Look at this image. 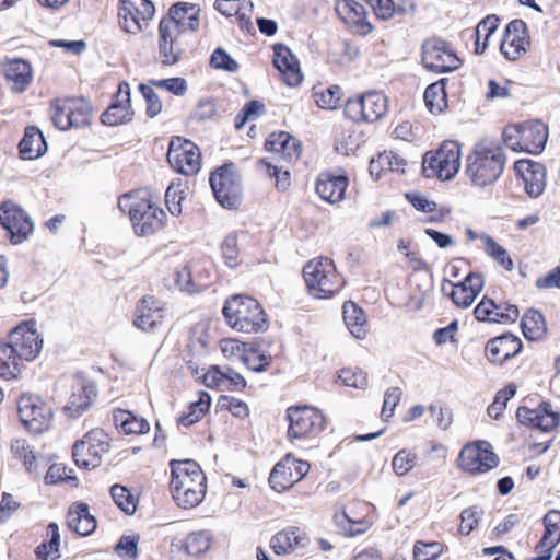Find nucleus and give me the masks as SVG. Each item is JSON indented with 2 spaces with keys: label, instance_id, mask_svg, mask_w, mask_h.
I'll return each mask as SVG.
<instances>
[{
  "label": "nucleus",
  "instance_id": "obj_1",
  "mask_svg": "<svg viewBox=\"0 0 560 560\" xmlns=\"http://www.w3.org/2000/svg\"><path fill=\"white\" fill-rule=\"evenodd\" d=\"M170 489L176 504L184 509L198 506L207 492V478L192 459L172 460Z\"/></svg>",
  "mask_w": 560,
  "mask_h": 560
},
{
  "label": "nucleus",
  "instance_id": "obj_2",
  "mask_svg": "<svg viewBox=\"0 0 560 560\" xmlns=\"http://www.w3.org/2000/svg\"><path fill=\"white\" fill-rule=\"evenodd\" d=\"M505 155L501 144L492 139L476 142L466 158V174L474 185L486 187L501 176Z\"/></svg>",
  "mask_w": 560,
  "mask_h": 560
},
{
  "label": "nucleus",
  "instance_id": "obj_3",
  "mask_svg": "<svg viewBox=\"0 0 560 560\" xmlns=\"http://www.w3.org/2000/svg\"><path fill=\"white\" fill-rule=\"evenodd\" d=\"M270 156L261 159L259 166L269 176L276 178V186L285 189L290 185V172L285 164L300 159L302 148L300 142L284 131L271 133L265 142Z\"/></svg>",
  "mask_w": 560,
  "mask_h": 560
},
{
  "label": "nucleus",
  "instance_id": "obj_4",
  "mask_svg": "<svg viewBox=\"0 0 560 560\" xmlns=\"http://www.w3.org/2000/svg\"><path fill=\"white\" fill-rule=\"evenodd\" d=\"M118 208L122 212H128L138 236L152 235L165 224V212L147 190L120 196Z\"/></svg>",
  "mask_w": 560,
  "mask_h": 560
},
{
  "label": "nucleus",
  "instance_id": "obj_5",
  "mask_svg": "<svg viewBox=\"0 0 560 560\" xmlns=\"http://www.w3.org/2000/svg\"><path fill=\"white\" fill-rule=\"evenodd\" d=\"M223 315L230 327L236 331L253 334L266 327V315L253 298L236 294L226 300Z\"/></svg>",
  "mask_w": 560,
  "mask_h": 560
},
{
  "label": "nucleus",
  "instance_id": "obj_6",
  "mask_svg": "<svg viewBox=\"0 0 560 560\" xmlns=\"http://www.w3.org/2000/svg\"><path fill=\"white\" fill-rule=\"evenodd\" d=\"M303 276L310 293L317 299H329L345 285L329 258L319 257L308 261L303 268Z\"/></svg>",
  "mask_w": 560,
  "mask_h": 560
},
{
  "label": "nucleus",
  "instance_id": "obj_7",
  "mask_svg": "<svg viewBox=\"0 0 560 560\" xmlns=\"http://www.w3.org/2000/svg\"><path fill=\"white\" fill-rule=\"evenodd\" d=\"M462 165V147L458 142L444 141L435 151L423 156V172L427 177H436L446 182L453 179Z\"/></svg>",
  "mask_w": 560,
  "mask_h": 560
},
{
  "label": "nucleus",
  "instance_id": "obj_8",
  "mask_svg": "<svg viewBox=\"0 0 560 560\" xmlns=\"http://www.w3.org/2000/svg\"><path fill=\"white\" fill-rule=\"evenodd\" d=\"M91 117V105L83 98L57 100L51 105V120L60 130L88 126Z\"/></svg>",
  "mask_w": 560,
  "mask_h": 560
},
{
  "label": "nucleus",
  "instance_id": "obj_9",
  "mask_svg": "<svg viewBox=\"0 0 560 560\" xmlns=\"http://www.w3.org/2000/svg\"><path fill=\"white\" fill-rule=\"evenodd\" d=\"M18 412L30 432L43 433L50 428L52 409L38 396L22 395L18 400Z\"/></svg>",
  "mask_w": 560,
  "mask_h": 560
},
{
  "label": "nucleus",
  "instance_id": "obj_10",
  "mask_svg": "<svg viewBox=\"0 0 560 560\" xmlns=\"http://www.w3.org/2000/svg\"><path fill=\"white\" fill-rule=\"evenodd\" d=\"M457 462L459 469L470 475H477L495 468L499 465V457L488 442L476 441L462 448Z\"/></svg>",
  "mask_w": 560,
  "mask_h": 560
},
{
  "label": "nucleus",
  "instance_id": "obj_11",
  "mask_svg": "<svg viewBox=\"0 0 560 560\" xmlns=\"http://www.w3.org/2000/svg\"><path fill=\"white\" fill-rule=\"evenodd\" d=\"M108 448V435L103 430L95 429L75 442L72 455L78 466L90 469L100 466L102 456Z\"/></svg>",
  "mask_w": 560,
  "mask_h": 560
},
{
  "label": "nucleus",
  "instance_id": "obj_12",
  "mask_svg": "<svg viewBox=\"0 0 560 560\" xmlns=\"http://www.w3.org/2000/svg\"><path fill=\"white\" fill-rule=\"evenodd\" d=\"M422 65L425 69L445 73L458 69L460 59L448 43L440 38H428L422 45Z\"/></svg>",
  "mask_w": 560,
  "mask_h": 560
},
{
  "label": "nucleus",
  "instance_id": "obj_13",
  "mask_svg": "<svg viewBox=\"0 0 560 560\" xmlns=\"http://www.w3.org/2000/svg\"><path fill=\"white\" fill-rule=\"evenodd\" d=\"M388 100L380 92H370L360 97L348 100L345 115L353 121L374 122L387 112Z\"/></svg>",
  "mask_w": 560,
  "mask_h": 560
},
{
  "label": "nucleus",
  "instance_id": "obj_14",
  "mask_svg": "<svg viewBox=\"0 0 560 560\" xmlns=\"http://www.w3.org/2000/svg\"><path fill=\"white\" fill-rule=\"evenodd\" d=\"M210 185L218 202L228 209L236 208L241 202V178L232 165L218 168L210 176Z\"/></svg>",
  "mask_w": 560,
  "mask_h": 560
},
{
  "label": "nucleus",
  "instance_id": "obj_15",
  "mask_svg": "<svg viewBox=\"0 0 560 560\" xmlns=\"http://www.w3.org/2000/svg\"><path fill=\"white\" fill-rule=\"evenodd\" d=\"M154 12L155 8L150 0H120L119 25L129 34H139L147 30Z\"/></svg>",
  "mask_w": 560,
  "mask_h": 560
},
{
  "label": "nucleus",
  "instance_id": "obj_16",
  "mask_svg": "<svg viewBox=\"0 0 560 560\" xmlns=\"http://www.w3.org/2000/svg\"><path fill=\"white\" fill-rule=\"evenodd\" d=\"M167 161L176 172L191 176L200 170L201 154L194 142L176 137L170 142Z\"/></svg>",
  "mask_w": 560,
  "mask_h": 560
},
{
  "label": "nucleus",
  "instance_id": "obj_17",
  "mask_svg": "<svg viewBox=\"0 0 560 560\" xmlns=\"http://www.w3.org/2000/svg\"><path fill=\"white\" fill-rule=\"evenodd\" d=\"M8 345L24 363V361L30 362L38 357L43 348V338L34 322H24L10 332Z\"/></svg>",
  "mask_w": 560,
  "mask_h": 560
},
{
  "label": "nucleus",
  "instance_id": "obj_18",
  "mask_svg": "<svg viewBox=\"0 0 560 560\" xmlns=\"http://www.w3.org/2000/svg\"><path fill=\"white\" fill-rule=\"evenodd\" d=\"M308 470L310 464L307 462L296 459L288 454L271 470L269 483L273 490L282 492L302 480Z\"/></svg>",
  "mask_w": 560,
  "mask_h": 560
},
{
  "label": "nucleus",
  "instance_id": "obj_19",
  "mask_svg": "<svg viewBox=\"0 0 560 560\" xmlns=\"http://www.w3.org/2000/svg\"><path fill=\"white\" fill-rule=\"evenodd\" d=\"M0 224L8 231L13 244H20L33 232V222L18 205L7 201L0 207Z\"/></svg>",
  "mask_w": 560,
  "mask_h": 560
},
{
  "label": "nucleus",
  "instance_id": "obj_20",
  "mask_svg": "<svg viewBox=\"0 0 560 560\" xmlns=\"http://www.w3.org/2000/svg\"><path fill=\"white\" fill-rule=\"evenodd\" d=\"M287 418L289 420L288 435L291 439L304 438L313 431L320 430L324 424L323 415L308 406L289 408Z\"/></svg>",
  "mask_w": 560,
  "mask_h": 560
},
{
  "label": "nucleus",
  "instance_id": "obj_21",
  "mask_svg": "<svg viewBox=\"0 0 560 560\" xmlns=\"http://www.w3.org/2000/svg\"><path fill=\"white\" fill-rule=\"evenodd\" d=\"M184 37L185 34L176 31L174 26L160 22L158 59L162 65L173 66L182 59L185 52Z\"/></svg>",
  "mask_w": 560,
  "mask_h": 560
},
{
  "label": "nucleus",
  "instance_id": "obj_22",
  "mask_svg": "<svg viewBox=\"0 0 560 560\" xmlns=\"http://www.w3.org/2000/svg\"><path fill=\"white\" fill-rule=\"evenodd\" d=\"M95 396L96 388L93 382L83 377H75L71 384V392L65 411L72 418L79 417L90 408Z\"/></svg>",
  "mask_w": 560,
  "mask_h": 560
},
{
  "label": "nucleus",
  "instance_id": "obj_23",
  "mask_svg": "<svg viewBox=\"0 0 560 560\" xmlns=\"http://www.w3.org/2000/svg\"><path fill=\"white\" fill-rule=\"evenodd\" d=\"M525 33L526 24L523 21L514 20L508 24L500 46L505 58L517 60L526 52L529 42Z\"/></svg>",
  "mask_w": 560,
  "mask_h": 560
},
{
  "label": "nucleus",
  "instance_id": "obj_24",
  "mask_svg": "<svg viewBox=\"0 0 560 560\" xmlns=\"http://www.w3.org/2000/svg\"><path fill=\"white\" fill-rule=\"evenodd\" d=\"M200 9L196 4L179 2L174 4L167 16L161 20V23L172 25L176 31L183 34L194 32L199 26Z\"/></svg>",
  "mask_w": 560,
  "mask_h": 560
},
{
  "label": "nucleus",
  "instance_id": "obj_25",
  "mask_svg": "<svg viewBox=\"0 0 560 560\" xmlns=\"http://www.w3.org/2000/svg\"><path fill=\"white\" fill-rule=\"evenodd\" d=\"M132 114L130 86L124 82L119 84L116 102L102 114V121L108 126H117L130 121Z\"/></svg>",
  "mask_w": 560,
  "mask_h": 560
},
{
  "label": "nucleus",
  "instance_id": "obj_26",
  "mask_svg": "<svg viewBox=\"0 0 560 560\" xmlns=\"http://www.w3.org/2000/svg\"><path fill=\"white\" fill-rule=\"evenodd\" d=\"M451 287L448 293L452 301L462 308L469 307L483 288V278L479 273H469L458 283L447 282Z\"/></svg>",
  "mask_w": 560,
  "mask_h": 560
},
{
  "label": "nucleus",
  "instance_id": "obj_27",
  "mask_svg": "<svg viewBox=\"0 0 560 560\" xmlns=\"http://www.w3.org/2000/svg\"><path fill=\"white\" fill-rule=\"evenodd\" d=\"M522 350V341L512 334H505L487 342L486 355L495 364H502Z\"/></svg>",
  "mask_w": 560,
  "mask_h": 560
},
{
  "label": "nucleus",
  "instance_id": "obj_28",
  "mask_svg": "<svg viewBox=\"0 0 560 560\" xmlns=\"http://www.w3.org/2000/svg\"><path fill=\"white\" fill-rule=\"evenodd\" d=\"M163 318L164 308L162 303L153 296H144L137 306L133 325L148 331L162 324Z\"/></svg>",
  "mask_w": 560,
  "mask_h": 560
},
{
  "label": "nucleus",
  "instance_id": "obj_29",
  "mask_svg": "<svg viewBox=\"0 0 560 560\" xmlns=\"http://www.w3.org/2000/svg\"><path fill=\"white\" fill-rule=\"evenodd\" d=\"M1 71L10 88L19 93L25 91L33 79L31 65L22 59L3 61Z\"/></svg>",
  "mask_w": 560,
  "mask_h": 560
},
{
  "label": "nucleus",
  "instance_id": "obj_30",
  "mask_svg": "<svg viewBox=\"0 0 560 560\" xmlns=\"http://www.w3.org/2000/svg\"><path fill=\"white\" fill-rule=\"evenodd\" d=\"M273 65L282 73L288 85L296 86L302 82L299 61L287 46H275Z\"/></svg>",
  "mask_w": 560,
  "mask_h": 560
},
{
  "label": "nucleus",
  "instance_id": "obj_31",
  "mask_svg": "<svg viewBox=\"0 0 560 560\" xmlns=\"http://www.w3.org/2000/svg\"><path fill=\"white\" fill-rule=\"evenodd\" d=\"M348 187V178L343 175L323 173L316 182V192L329 203H339L343 200Z\"/></svg>",
  "mask_w": 560,
  "mask_h": 560
},
{
  "label": "nucleus",
  "instance_id": "obj_32",
  "mask_svg": "<svg viewBox=\"0 0 560 560\" xmlns=\"http://www.w3.org/2000/svg\"><path fill=\"white\" fill-rule=\"evenodd\" d=\"M523 151L530 154L540 153L547 142L548 128L540 120L520 124Z\"/></svg>",
  "mask_w": 560,
  "mask_h": 560
},
{
  "label": "nucleus",
  "instance_id": "obj_33",
  "mask_svg": "<svg viewBox=\"0 0 560 560\" xmlns=\"http://www.w3.org/2000/svg\"><path fill=\"white\" fill-rule=\"evenodd\" d=\"M497 304L491 299H482L476 306L474 313L478 320L493 323H514L518 317L516 305H505V313H498Z\"/></svg>",
  "mask_w": 560,
  "mask_h": 560
},
{
  "label": "nucleus",
  "instance_id": "obj_34",
  "mask_svg": "<svg viewBox=\"0 0 560 560\" xmlns=\"http://www.w3.org/2000/svg\"><path fill=\"white\" fill-rule=\"evenodd\" d=\"M67 524L71 530L81 536H88L96 528V521L85 503H79L69 510Z\"/></svg>",
  "mask_w": 560,
  "mask_h": 560
},
{
  "label": "nucleus",
  "instance_id": "obj_35",
  "mask_svg": "<svg viewBox=\"0 0 560 560\" xmlns=\"http://www.w3.org/2000/svg\"><path fill=\"white\" fill-rule=\"evenodd\" d=\"M521 173L527 194L532 197L540 196L546 186L545 166L527 161L521 164Z\"/></svg>",
  "mask_w": 560,
  "mask_h": 560
},
{
  "label": "nucleus",
  "instance_id": "obj_36",
  "mask_svg": "<svg viewBox=\"0 0 560 560\" xmlns=\"http://www.w3.org/2000/svg\"><path fill=\"white\" fill-rule=\"evenodd\" d=\"M20 155L23 160H34L43 155L47 144L43 133L36 127L25 129L24 137L19 143Z\"/></svg>",
  "mask_w": 560,
  "mask_h": 560
},
{
  "label": "nucleus",
  "instance_id": "obj_37",
  "mask_svg": "<svg viewBox=\"0 0 560 560\" xmlns=\"http://www.w3.org/2000/svg\"><path fill=\"white\" fill-rule=\"evenodd\" d=\"M306 537L298 527L285 528L276 534L270 541V547L277 555H287L304 545Z\"/></svg>",
  "mask_w": 560,
  "mask_h": 560
},
{
  "label": "nucleus",
  "instance_id": "obj_38",
  "mask_svg": "<svg viewBox=\"0 0 560 560\" xmlns=\"http://www.w3.org/2000/svg\"><path fill=\"white\" fill-rule=\"evenodd\" d=\"M343 320L354 338H365L368 329L363 311L351 301L345 302L343 304Z\"/></svg>",
  "mask_w": 560,
  "mask_h": 560
},
{
  "label": "nucleus",
  "instance_id": "obj_39",
  "mask_svg": "<svg viewBox=\"0 0 560 560\" xmlns=\"http://www.w3.org/2000/svg\"><path fill=\"white\" fill-rule=\"evenodd\" d=\"M522 330L530 341L541 340L547 332V325L542 314L536 310H528L522 317Z\"/></svg>",
  "mask_w": 560,
  "mask_h": 560
},
{
  "label": "nucleus",
  "instance_id": "obj_40",
  "mask_svg": "<svg viewBox=\"0 0 560 560\" xmlns=\"http://www.w3.org/2000/svg\"><path fill=\"white\" fill-rule=\"evenodd\" d=\"M116 427L126 434H144L150 430L149 422L127 410H118L114 415Z\"/></svg>",
  "mask_w": 560,
  "mask_h": 560
},
{
  "label": "nucleus",
  "instance_id": "obj_41",
  "mask_svg": "<svg viewBox=\"0 0 560 560\" xmlns=\"http://www.w3.org/2000/svg\"><path fill=\"white\" fill-rule=\"evenodd\" d=\"M12 454L22 462L28 472H37L40 458L34 447L25 439H16L11 445Z\"/></svg>",
  "mask_w": 560,
  "mask_h": 560
},
{
  "label": "nucleus",
  "instance_id": "obj_42",
  "mask_svg": "<svg viewBox=\"0 0 560 560\" xmlns=\"http://www.w3.org/2000/svg\"><path fill=\"white\" fill-rule=\"evenodd\" d=\"M479 240L483 244V250L486 254L491 257L500 267L506 271H512L514 269V262L510 254L505 248L497 243L494 238L486 233H481Z\"/></svg>",
  "mask_w": 560,
  "mask_h": 560
},
{
  "label": "nucleus",
  "instance_id": "obj_43",
  "mask_svg": "<svg viewBox=\"0 0 560 560\" xmlns=\"http://www.w3.org/2000/svg\"><path fill=\"white\" fill-rule=\"evenodd\" d=\"M24 364L12 351L8 343H0V376L15 378L22 371Z\"/></svg>",
  "mask_w": 560,
  "mask_h": 560
},
{
  "label": "nucleus",
  "instance_id": "obj_44",
  "mask_svg": "<svg viewBox=\"0 0 560 560\" xmlns=\"http://www.w3.org/2000/svg\"><path fill=\"white\" fill-rule=\"evenodd\" d=\"M424 103L432 114H441L447 106L444 79L430 84L424 91Z\"/></svg>",
  "mask_w": 560,
  "mask_h": 560
},
{
  "label": "nucleus",
  "instance_id": "obj_45",
  "mask_svg": "<svg viewBox=\"0 0 560 560\" xmlns=\"http://www.w3.org/2000/svg\"><path fill=\"white\" fill-rule=\"evenodd\" d=\"M500 20L495 15H488L483 20L479 22L475 30L476 43H475V51L476 54H482L489 44V39L491 35L497 31L499 26Z\"/></svg>",
  "mask_w": 560,
  "mask_h": 560
},
{
  "label": "nucleus",
  "instance_id": "obj_46",
  "mask_svg": "<svg viewBox=\"0 0 560 560\" xmlns=\"http://www.w3.org/2000/svg\"><path fill=\"white\" fill-rule=\"evenodd\" d=\"M335 10L347 24H358L364 15V8L354 0H337Z\"/></svg>",
  "mask_w": 560,
  "mask_h": 560
},
{
  "label": "nucleus",
  "instance_id": "obj_47",
  "mask_svg": "<svg viewBox=\"0 0 560 560\" xmlns=\"http://www.w3.org/2000/svg\"><path fill=\"white\" fill-rule=\"evenodd\" d=\"M210 546L211 537L207 530L192 532L185 538V552L189 556L202 555Z\"/></svg>",
  "mask_w": 560,
  "mask_h": 560
},
{
  "label": "nucleus",
  "instance_id": "obj_48",
  "mask_svg": "<svg viewBox=\"0 0 560 560\" xmlns=\"http://www.w3.org/2000/svg\"><path fill=\"white\" fill-rule=\"evenodd\" d=\"M417 459V454L411 450H400L395 454L392 460L394 472L399 477L407 475L416 466Z\"/></svg>",
  "mask_w": 560,
  "mask_h": 560
},
{
  "label": "nucleus",
  "instance_id": "obj_49",
  "mask_svg": "<svg viewBox=\"0 0 560 560\" xmlns=\"http://www.w3.org/2000/svg\"><path fill=\"white\" fill-rule=\"evenodd\" d=\"M110 495L115 504L126 514L131 515L136 512V499L126 487L114 485L110 488Z\"/></svg>",
  "mask_w": 560,
  "mask_h": 560
},
{
  "label": "nucleus",
  "instance_id": "obj_50",
  "mask_svg": "<svg viewBox=\"0 0 560 560\" xmlns=\"http://www.w3.org/2000/svg\"><path fill=\"white\" fill-rule=\"evenodd\" d=\"M444 551V545L439 541L424 542L417 540L413 546L415 560H436Z\"/></svg>",
  "mask_w": 560,
  "mask_h": 560
},
{
  "label": "nucleus",
  "instance_id": "obj_51",
  "mask_svg": "<svg viewBox=\"0 0 560 560\" xmlns=\"http://www.w3.org/2000/svg\"><path fill=\"white\" fill-rule=\"evenodd\" d=\"M342 91L338 85H332L323 92L315 93V102L318 107L324 109H335L339 106Z\"/></svg>",
  "mask_w": 560,
  "mask_h": 560
},
{
  "label": "nucleus",
  "instance_id": "obj_52",
  "mask_svg": "<svg viewBox=\"0 0 560 560\" xmlns=\"http://www.w3.org/2000/svg\"><path fill=\"white\" fill-rule=\"evenodd\" d=\"M516 389L515 384H509L505 388L499 390L493 402L488 407V415L493 419H498L505 409L506 402L515 395Z\"/></svg>",
  "mask_w": 560,
  "mask_h": 560
},
{
  "label": "nucleus",
  "instance_id": "obj_53",
  "mask_svg": "<svg viewBox=\"0 0 560 560\" xmlns=\"http://www.w3.org/2000/svg\"><path fill=\"white\" fill-rule=\"evenodd\" d=\"M335 521L337 525L345 530V533L349 536H357L363 534L368 526L366 523L362 520L354 521L352 520L346 511L337 513L335 515Z\"/></svg>",
  "mask_w": 560,
  "mask_h": 560
},
{
  "label": "nucleus",
  "instance_id": "obj_54",
  "mask_svg": "<svg viewBox=\"0 0 560 560\" xmlns=\"http://www.w3.org/2000/svg\"><path fill=\"white\" fill-rule=\"evenodd\" d=\"M242 361L255 372L264 371L271 362V355L250 349L242 354Z\"/></svg>",
  "mask_w": 560,
  "mask_h": 560
},
{
  "label": "nucleus",
  "instance_id": "obj_55",
  "mask_svg": "<svg viewBox=\"0 0 560 560\" xmlns=\"http://www.w3.org/2000/svg\"><path fill=\"white\" fill-rule=\"evenodd\" d=\"M338 380L346 386L354 388H364L368 385L366 374L361 370H352L349 368L341 369Z\"/></svg>",
  "mask_w": 560,
  "mask_h": 560
},
{
  "label": "nucleus",
  "instance_id": "obj_56",
  "mask_svg": "<svg viewBox=\"0 0 560 560\" xmlns=\"http://www.w3.org/2000/svg\"><path fill=\"white\" fill-rule=\"evenodd\" d=\"M537 420L535 427L541 431H550L557 427L559 422V415L551 410L549 404H544L540 409H537Z\"/></svg>",
  "mask_w": 560,
  "mask_h": 560
},
{
  "label": "nucleus",
  "instance_id": "obj_57",
  "mask_svg": "<svg viewBox=\"0 0 560 560\" xmlns=\"http://www.w3.org/2000/svg\"><path fill=\"white\" fill-rule=\"evenodd\" d=\"M481 510L477 506H470L462 511L459 533L462 535H469L478 525Z\"/></svg>",
  "mask_w": 560,
  "mask_h": 560
},
{
  "label": "nucleus",
  "instance_id": "obj_58",
  "mask_svg": "<svg viewBox=\"0 0 560 560\" xmlns=\"http://www.w3.org/2000/svg\"><path fill=\"white\" fill-rule=\"evenodd\" d=\"M139 90L147 103V114L152 118L158 116L162 110V102L152 85L140 84Z\"/></svg>",
  "mask_w": 560,
  "mask_h": 560
},
{
  "label": "nucleus",
  "instance_id": "obj_59",
  "mask_svg": "<svg viewBox=\"0 0 560 560\" xmlns=\"http://www.w3.org/2000/svg\"><path fill=\"white\" fill-rule=\"evenodd\" d=\"M222 255L225 262L233 267L237 265V259L240 255L237 235L235 233L229 234L221 246Z\"/></svg>",
  "mask_w": 560,
  "mask_h": 560
},
{
  "label": "nucleus",
  "instance_id": "obj_60",
  "mask_svg": "<svg viewBox=\"0 0 560 560\" xmlns=\"http://www.w3.org/2000/svg\"><path fill=\"white\" fill-rule=\"evenodd\" d=\"M378 162L385 172L404 173L407 162L397 153L392 151L378 154Z\"/></svg>",
  "mask_w": 560,
  "mask_h": 560
},
{
  "label": "nucleus",
  "instance_id": "obj_61",
  "mask_svg": "<svg viewBox=\"0 0 560 560\" xmlns=\"http://www.w3.org/2000/svg\"><path fill=\"white\" fill-rule=\"evenodd\" d=\"M210 63L215 69L235 72L238 69L237 62L223 49L217 48L212 56Z\"/></svg>",
  "mask_w": 560,
  "mask_h": 560
},
{
  "label": "nucleus",
  "instance_id": "obj_62",
  "mask_svg": "<svg viewBox=\"0 0 560 560\" xmlns=\"http://www.w3.org/2000/svg\"><path fill=\"white\" fill-rule=\"evenodd\" d=\"M203 383L209 388L224 390L226 385L225 370H221L217 365H212L202 376Z\"/></svg>",
  "mask_w": 560,
  "mask_h": 560
},
{
  "label": "nucleus",
  "instance_id": "obj_63",
  "mask_svg": "<svg viewBox=\"0 0 560 560\" xmlns=\"http://www.w3.org/2000/svg\"><path fill=\"white\" fill-rule=\"evenodd\" d=\"M151 85L164 89L175 95H183L187 90V83L183 78H168L162 80H152Z\"/></svg>",
  "mask_w": 560,
  "mask_h": 560
},
{
  "label": "nucleus",
  "instance_id": "obj_64",
  "mask_svg": "<svg viewBox=\"0 0 560 560\" xmlns=\"http://www.w3.org/2000/svg\"><path fill=\"white\" fill-rule=\"evenodd\" d=\"M402 390L399 387H390L384 394V401L382 408V416L390 418L394 415L395 408L400 401Z\"/></svg>",
  "mask_w": 560,
  "mask_h": 560
}]
</instances>
